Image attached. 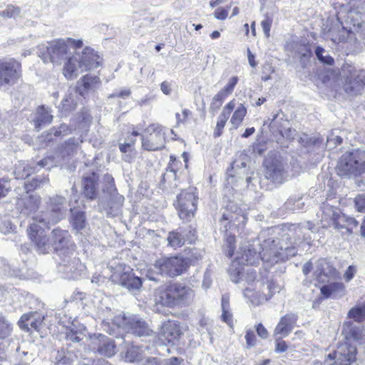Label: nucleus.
Segmentation results:
<instances>
[{
    "mask_svg": "<svg viewBox=\"0 0 365 365\" xmlns=\"http://www.w3.org/2000/svg\"><path fill=\"white\" fill-rule=\"evenodd\" d=\"M297 317L294 314H288L282 317L276 326L274 335H279L281 337L287 336L292 331L293 327L296 323Z\"/></svg>",
    "mask_w": 365,
    "mask_h": 365,
    "instance_id": "nucleus-29",
    "label": "nucleus"
},
{
    "mask_svg": "<svg viewBox=\"0 0 365 365\" xmlns=\"http://www.w3.org/2000/svg\"><path fill=\"white\" fill-rule=\"evenodd\" d=\"M21 9L12 4H8L6 9L0 11V16L6 19H16L21 16Z\"/></svg>",
    "mask_w": 365,
    "mask_h": 365,
    "instance_id": "nucleus-45",
    "label": "nucleus"
},
{
    "mask_svg": "<svg viewBox=\"0 0 365 365\" xmlns=\"http://www.w3.org/2000/svg\"><path fill=\"white\" fill-rule=\"evenodd\" d=\"M43 319L44 317L38 313L24 314L19 321V326L21 329L27 332H38Z\"/></svg>",
    "mask_w": 365,
    "mask_h": 365,
    "instance_id": "nucleus-24",
    "label": "nucleus"
},
{
    "mask_svg": "<svg viewBox=\"0 0 365 365\" xmlns=\"http://www.w3.org/2000/svg\"><path fill=\"white\" fill-rule=\"evenodd\" d=\"M83 41L81 40H75L71 38H59L51 41L49 46L42 44L39 46V50H46L48 54L42 53V60L44 62L48 61L52 63H61L63 59L68 57L70 48H81Z\"/></svg>",
    "mask_w": 365,
    "mask_h": 365,
    "instance_id": "nucleus-3",
    "label": "nucleus"
},
{
    "mask_svg": "<svg viewBox=\"0 0 365 365\" xmlns=\"http://www.w3.org/2000/svg\"><path fill=\"white\" fill-rule=\"evenodd\" d=\"M113 322L117 327L122 328L128 333H132L139 336H150L153 333L145 321L138 315L128 313L119 314L114 318Z\"/></svg>",
    "mask_w": 365,
    "mask_h": 365,
    "instance_id": "nucleus-6",
    "label": "nucleus"
},
{
    "mask_svg": "<svg viewBox=\"0 0 365 365\" xmlns=\"http://www.w3.org/2000/svg\"><path fill=\"white\" fill-rule=\"evenodd\" d=\"M264 175L273 182L282 184L287 177V170L282 161H264Z\"/></svg>",
    "mask_w": 365,
    "mask_h": 365,
    "instance_id": "nucleus-21",
    "label": "nucleus"
},
{
    "mask_svg": "<svg viewBox=\"0 0 365 365\" xmlns=\"http://www.w3.org/2000/svg\"><path fill=\"white\" fill-rule=\"evenodd\" d=\"M349 319L356 322H362L365 320V303H359L350 309L347 313Z\"/></svg>",
    "mask_w": 365,
    "mask_h": 365,
    "instance_id": "nucleus-40",
    "label": "nucleus"
},
{
    "mask_svg": "<svg viewBox=\"0 0 365 365\" xmlns=\"http://www.w3.org/2000/svg\"><path fill=\"white\" fill-rule=\"evenodd\" d=\"M179 230L181 235H182V237H183L185 242L192 244L195 242L196 239V231L191 226H187L185 228L180 227Z\"/></svg>",
    "mask_w": 365,
    "mask_h": 365,
    "instance_id": "nucleus-49",
    "label": "nucleus"
},
{
    "mask_svg": "<svg viewBox=\"0 0 365 365\" xmlns=\"http://www.w3.org/2000/svg\"><path fill=\"white\" fill-rule=\"evenodd\" d=\"M78 149V145L74 139H68L63 146L61 153L63 158L73 156Z\"/></svg>",
    "mask_w": 365,
    "mask_h": 365,
    "instance_id": "nucleus-48",
    "label": "nucleus"
},
{
    "mask_svg": "<svg viewBox=\"0 0 365 365\" xmlns=\"http://www.w3.org/2000/svg\"><path fill=\"white\" fill-rule=\"evenodd\" d=\"M346 131L333 130L327 136L326 147L328 150H334L343 142Z\"/></svg>",
    "mask_w": 365,
    "mask_h": 365,
    "instance_id": "nucleus-38",
    "label": "nucleus"
},
{
    "mask_svg": "<svg viewBox=\"0 0 365 365\" xmlns=\"http://www.w3.org/2000/svg\"><path fill=\"white\" fill-rule=\"evenodd\" d=\"M98 177L95 172L90 175H84L82 180L83 193L89 200H95L97 197Z\"/></svg>",
    "mask_w": 365,
    "mask_h": 365,
    "instance_id": "nucleus-30",
    "label": "nucleus"
},
{
    "mask_svg": "<svg viewBox=\"0 0 365 365\" xmlns=\"http://www.w3.org/2000/svg\"><path fill=\"white\" fill-rule=\"evenodd\" d=\"M225 208L227 212H224L222 214L220 222L221 223H223V222H227L223 225L225 231L227 230L228 225L232 222H235L239 221L242 223H245L247 218L245 215L242 213V210L235 202L229 200L225 205Z\"/></svg>",
    "mask_w": 365,
    "mask_h": 365,
    "instance_id": "nucleus-23",
    "label": "nucleus"
},
{
    "mask_svg": "<svg viewBox=\"0 0 365 365\" xmlns=\"http://www.w3.org/2000/svg\"><path fill=\"white\" fill-rule=\"evenodd\" d=\"M341 160H365V150L349 148L341 156Z\"/></svg>",
    "mask_w": 365,
    "mask_h": 365,
    "instance_id": "nucleus-47",
    "label": "nucleus"
},
{
    "mask_svg": "<svg viewBox=\"0 0 365 365\" xmlns=\"http://www.w3.org/2000/svg\"><path fill=\"white\" fill-rule=\"evenodd\" d=\"M194 297V291L188 286L173 283L160 292L156 299L157 303L163 306L175 307L188 305Z\"/></svg>",
    "mask_w": 365,
    "mask_h": 365,
    "instance_id": "nucleus-2",
    "label": "nucleus"
},
{
    "mask_svg": "<svg viewBox=\"0 0 365 365\" xmlns=\"http://www.w3.org/2000/svg\"><path fill=\"white\" fill-rule=\"evenodd\" d=\"M166 129L159 124H151L145 129L146 136L142 138V146L147 150L163 148L165 143Z\"/></svg>",
    "mask_w": 365,
    "mask_h": 365,
    "instance_id": "nucleus-10",
    "label": "nucleus"
},
{
    "mask_svg": "<svg viewBox=\"0 0 365 365\" xmlns=\"http://www.w3.org/2000/svg\"><path fill=\"white\" fill-rule=\"evenodd\" d=\"M313 228L314 225L310 222L299 225H290L287 227V232L282 237V242L279 240H276L279 242L278 249L281 246L283 248L286 247H294L297 253V247L302 242L310 244L312 239L310 232H313Z\"/></svg>",
    "mask_w": 365,
    "mask_h": 365,
    "instance_id": "nucleus-4",
    "label": "nucleus"
},
{
    "mask_svg": "<svg viewBox=\"0 0 365 365\" xmlns=\"http://www.w3.org/2000/svg\"><path fill=\"white\" fill-rule=\"evenodd\" d=\"M354 205L357 211L365 212V193L359 194L355 197Z\"/></svg>",
    "mask_w": 365,
    "mask_h": 365,
    "instance_id": "nucleus-64",
    "label": "nucleus"
},
{
    "mask_svg": "<svg viewBox=\"0 0 365 365\" xmlns=\"http://www.w3.org/2000/svg\"><path fill=\"white\" fill-rule=\"evenodd\" d=\"M181 164V161H171L165 173L163 175V180H165V178L176 179L177 173L178 171V165Z\"/></svg>",
    "mask_w": 365,
    "mask_h": 365,
    "instance_id": "nucleus-58",
    "label": "nucleus"
},
{
    "mask_svg": "<svg viewBox=\"0 0 365 365\" xmlns=\"http://www.w3.org/2000/svg\"><path fill=\"white\" fill-rule=\"evenodd\" d=\"M338 217L339 218H341V217L342 218V220H336V222L338 221L339 222V226H336L335 225L334 222H332L329 227H333L334 229L341 230L343 228H346V225L345 224L346 222H347L350 225L353 224L354 226L357 225V222L354 218H347L345 215H342L341 212L339 214Z\"/></svg>",
    "mask_w": 365,
    "mask_h": 365,
    "instance_id": "nucleus-57",
    "label": "nucleus"
},
{
    "mask_svg": "<svg viewBox=\"0 0 365 365\" xmlns=\"http://www.w3.org/2000/svg\"><path fill=\"white\" fill-rule=\"evenodd\" d=\"M356 347L348 342L341 344L332 354H329L325 365H350L356 359Z\"/></svg>",
    "mask_w": 365,
    "mask_h": 365,
    "instance_id": "nucleus-9",
    "label": "nucleus"
},
{
    "mask_svg": "<svg viewBox=\"0 0 365 365\" xmlns=\"http://www.w3.org/2000/svg\"><path fill=\"white\" fill-rule=\"evenodd\" d=\"M180 230L170 232L168 236V245L174 248L182 247L185 242Z\"/></svg>",
    "mask_w": 365,
    "mask_h": 365,
    "instance_id": "nucleus-46",
    "label": "nucleus"
},
{
    "mask_svg": "<svg viewBox=\"0 0 365 365\" xmlns=\"http://www.w3.org/2000/svg\"><path fill=\"white\" fill-rule=\"evenodd\" d=\"M349 335L354 341L360 344L365 343V329L360 327H354L350 329Z\"/></svg>",
    "mask_w": 365,
    "mask_h": 365,
    "instance_id": "nucleus-52",
    "label": "nucleus"
},
{
    "mask_svg": "<svg viewBox=\"0 0 365 365\" xmlns=\"http://www.w3.org/2000/svg\"><path fill=\"white\" fill-rule=\"evenodd\" d=\"M53 115L51 114V110L48 108L41 106L38 109L37 117L36 119V127L38 128L41 125L48 124L51 123Z\"/></svg>",
    "mask_w": 365,
    "mask_h": 365,
    "instance_id": "nucleus-42",
    "label": "nucleus"
},
{
    "mask_svg": "<svg viewBox=\"0 0 365 365\" xmlns=\"http://www.w3.org/2000/svg\"><path fill=\"white\" fill-rule=\"evenodd\" d=\"M349 75L346 78L344 91L349 95H358L365 86V71H349Z\"/></svg>",
    "mask_w": 365,
    "mask_h": 365,
    "instance_id": "nucleus-16",
    "label": "nucleus"
},
{
    "mask_svg": "<svg viewBox=\"0 0 365 365\" xmlns=\"http://www.w3.org/2000/svg\"><path fill=\"white\" fill-rule=\"evenodd\" d=\"M314 279L319 283H327L339 278V272L327 259L321 258L314 263L313 273Z\"/></svg>",
    "mask_w": 365,
    "mask_h": 365,
    "instance_id": "nucleus-12",
    "label": "nucleus"
},
{
    "mask_svg": "<svg viewBox=\"0 0 365 365\" xmlns=\"http://www.w3.org/2000/svg\"><path fill=\"white\" fill-rule=\"evenodd\" d=\"M101 85V81L96 76H83L78 81L76 88L77 92L82 96H84L89 92H94Z\"/></svg>",
    "mask_w": 365,
    "mask_h": 365,
    "instance_id": "nucleus-28",
    "label": "nucleus"
},
{
    "mask_svg": "<svg viewBox=\"0 0 365 365\" xmlns=\"http://www.w3.org/2000/svg\"><path fill=\"white\" fill-rule=\"evenodd\" d=\"M221 309L222 314L221 319L228 326L232 327L233 325V316L231 312L230 304V295L228 294H224L221 297Z\"/></svg>",
    "mask_w": 365,
    "mask_h": 365,
    "instance_id": "nucleus-37",
    "label": "nucleus"
},
{
    "mask_svg": "<svg viewBox=\"0 0 365 365\" xmlns=\"http://www.w3.org/2000/svg\"><path fill=\"white\" fill-rule=\"evenodd\" d=\"M35 171H36V168H33V167L27 165L24 167H19V168H17L16 170L15 173L17 174V178H26L29 177Z\"/></svg>",
    "mask_w": 365,
    "mask_h": 365,
    "instance_id": "nucleus-60",
    "label": "nucleus"
},
{
    "mask_svg": "<svg viewBox=\"0 0 365 365\" xmlns=\"http://www.w3.org/2000/svg\"><path fill=\"white\" fill-rule=\"evenodd\" d=\"M39 202L38 199L33 196H29L22 200V204L19 202V205L22 206L20 213L22 216L28 217L37 215L36 212L38 209Z\"/></svg>",
    "mask_w": 365,
    "mask_h": 365,
    "instance_id": "nucleus-36",
    "label": "nucleus"
},
{
    "mask_svg": "<svg viewBox=\"0 0 365 365\" xmlns=\"http://www.w3.org/2000/svg\"><path fill=\"white\" fill-rule=\"evenodd\" d=\"M322 210V221L326 222L327 224H324V226H329L332 222H334L336 226H339V222L336 220H342V218H339V214L340 213V210L333 205H330L328 202H324L321 207Z\"/></svg>",
    "mask_w": 365,
    "mask_h": 365,
    "instance_id": "nucleus-31",
    "label": "nucleus"
},
{
    "mask_svg": "<svg viewBox=\"0 0 365 365\" xmlns=\"http://www.w3.org/2000/svg\"><path fill=\"white\" fill-rule=\"evenodd\" d=\"M67 59L63 68V74L67 79H73L83 71L81 67H78L79 59L77 55L68 57Z\"/></svg>",
    "mask_w": 365,
    "mask_h": 365,
    "instance_id": "nucleus-35",
    "label": "nucleus"
},
{
    "mask_svg": "<svg viewBox=\"0 0 365 365\" xmlns=\"http://www.w3.org/2000/svg\"><path fill=\"white\" fill-rule=\"evenodd\" d=\"M142 349L138 346L132 345L128 348L125 353V359L130 362L138 361L140 356Z\"/></svg>",
    "mask_w": 365,
    "mask_h": 365,
    "instance_id": "nucleus-53",
    "label": "nucleus"
},
{
    "mask_svg": "<svg viewBox=\"0 0 365 365\" xmlns=\"http://www.w3.org/2000/svg\"><path fill=\"white\" fill-rule=\"evenodd\" d=\"M21 76V65L14 58L0 59V86L15 84Z\"/></svg>",
    "mask_w": 365,
    "mask_h": 365,
    "instance_id": "nucleus-8",
    "label": "nucleus"
},
{
    "mask_svg": "<svg viewBox=\"0 0 365 365\" xmlns=\"http://www.w3.org/2000/svg\"><path fill=\"white\" fill-rule=\"evenodd\" d=\"M269 245V240L264 242L263 247L258 242H246L243 243L237 252V260L239 264L255 265L259 261H263L270 265H273L279 261H285L289 257L296 255L294 247L281 246L278 249L279 242L275 240H272Z\"/></svg>",
    "mask_w": 365,
    "mask_h": 365,
    "instance_id": "nucleus-1",
    "label": "nucleus"
},
{
    "mask_svg": "<svg viewBox=\"0 0 365 365\" xmlns=\"http://www.w3.org/2000/svg\"><path fill=\"white\" fill-rule=\"evenodd\" d=\"M29 236L35 245L36 251L40 254L49 253L52 250L51 235L48 237L43 227L29 223L27 229Z\"/></svg>",
    "mask_w": 365,
    "mask_h": 365,
    "instance_id": "nucleus-11",
    "label": "nucleus"
},
{
    "mask_svg": "<svg viewBox=\"0 0 365 365\" xmlns=\"http://www.w3.org/2000/svg\"><path fill=\"white\" fill-rule=\"evenodd\" d=\"M304 205L301 199L290 198L285 202L284 206L287 210L296 211L301 210Z\"/></svg>",
    "mask_w": 365,
    "mask_h": 365,
    "instance_id": "nucleus-61",
    "label": "nucleus"
},
{
    "mask_svg": "<svg viewBox=\"0 0 365 365\" xmlns=\"http://www.w3.org/2000/svg\"><path fill=\"white\" fill-rule=\"evenodd\" d=\"M154 267L161 275L173 278L183 274L188 267V263L186 259L174 256L158 259L155 262Z\"/></svg>",
    "mask_w": 365,
    "mask_h": 365,
    "instance_id": "nucleus-7",
    "label": "nucleus"
},
{
    "mask_svg": "<svg viewBox=\"0 0 365 365\" xmlns=\"http://www.w3.org/2000/svg\"><path fill=\"white\" fill-rule=\"evenodd\" d=\"M280 286L273 281L267 282L263 284L262 293L255 292L250 288L245 289L243 294L245 297L250 298L252 303L259 304L269 299L274 294L279 292Z\"/></svg>",
    "mask_w": 365,
    "mask_h": 365,
    "instance_id": "nucleus-14",
    "label": "nucleus"
},
{
    "mask_svg": "<svg viewBox=\"0 0 365 365\" xmlns=\"http://www.w3.org/2000/svg\"><path fill=\"white\" fill-rule=\"evenodd\" d=\"M296 54L302 58H308L311 56V51L307 46L302 43H296L294 46Z\"/></svg>",
    "mask_w": 365,
    "mask_h": 365,
    "instance_id": "nucleus-63",
    "label": "nucleus"
},
{
    "mask_svg": "<svg viewBox=\"0 0 365 365\" xmlns=\"http://www.w3.org/2000/svg\"><path fill=\"white\" fill-rule=\"evenodd\" d=\"M247 167V164L245 161H237L235 160L231 164L230 170H227V174L231 177L235 175H241L245 173V170Z\"/></svg>",
    "mask_w": 365,
    "mask_h": 365,
    "instance_id": "nucleus-50",
    "label": "nucleus"
},
{
    "mask_svg": "<svg viewBox=\"0 0 365 365\" xmlns=\"http://www.w3.org/2000/svg\"><path fill=\"white\" fill-rule=\"evenodd\" d=\"M235 105V101L233 99L227 103L224 107L222 112L219 115L217 119L216 128L214 131L215 137H220L222 135V130L225 126L226 122L227 121L230 113L234 110Z\"/></svg>",
    "mask_w": 365,
    "mask_h": 365,
    "instance_id": "nucleus-33",
    "label": "nucleus"
},
{
    "mask_svg": "<svg viewBox=\"0 0 365 365\" xmlns=\"http://www.w3.org/2000/svg\"><path fill=\"white\" fill-rule=\"evenodd\" d=\"M78 356L74 350H66V352H58L56 356L55 365H73L75 361L78 360Z\"/></svg>",
    "mask_w": 365,
    "mask_h": 365,
    "instance_id": "nucleus-39",
    "label": "nucleus"
},
{
    "mask_svg": "<svg viewBox=\"0 0 365 365\" xmlns=\"http://www.w3.org/2000/svg\"><path fill=\"white\" fill-rule=\"evenodd\" d=\"M79 59L78 67L82 68V71H88L96 68L99 66L100 56L94 51L93 49L86 47L81 55H77Z\"/></svg>",
    "mask_w": 365,
    "mask_h": 365,
    "instance_id": "nucleus-26",
    "label": "nucleus"
},
{
    "mask_svg": "<svg viewBox=\"0 0 365 365\" xmlns=\"http://www.w3.org/2000/svg\"><path fill=\"white\" fill-rule=\"evenodd\" d=\"M246 115L247 108L242 103H240L235 110L230 119V123L234 129H237L242 124Z\"/></svg>",
    "mask_w": 365,
    "mask_h": 365,
    "instance_id": "nucleus-41",
    "label": "nucleus"
},
{
    "mask_svg": "<svg viewBox=\"0 0 365 365\" xmlns=\"http://www.w3.org/2000/svg\"><path fill=\"white\" fill-rule=\"evenodd\" d=\"M71 219L70 222L73 228L78 233H83L86 228V220L85 212L76 208H71Z\"/></svg>",
    "mask_w": 365,
    "mask_h": 365,
    "instance_id": "nucleus-34",
    "label": "nucleus"
},
{
    "mask_svg": "<svg viewBox=\"0 0 365 365\" xmlns=\"http://www.w3.org/2000/svg\"><path fill=\"white\" fill-rule=\"evenodd\" d=\"M90 341L91 349L103 356L111 357L116 352L114 341L103 334H94L91 336Z\"/></svg>",
    "mask_w": 365,
    "mask_h": 365,
    "instance_id": "nucleus-13",
    "label": "nucleus"
},
{
    "mask_svg": "<svg viewBox=\"0 0 365 365\" xmlns=\"http://www.w3.org/2000/svg\"><path fill=\"white\" fill-rule=\"evenodd\" d=\"M76 104L73 94L68 93L61 101L60 108L63 111H70L76 108Z\"/></svg>",
    "mask_w": 365,
    "mask_h": 365,
    "instance_id": "nucleus-51",
    "label": "nucleus"
},
{
    "mask_svg": "<svg viewBox=\"0 0 365 365\" xmlns=\"http://www.w3.org/2000/svg\"><path fill=\"white\" fill-rule=\"evenodd\" d=\"M49 200L50 208L56 211L62 212L65 214L66 211V200L65 197L60 195H56L51 197Z\"/></svg>",
    "mask_w": 365,
    "mask_h": 365,
    "instance_id": "nucleus-43",
    "label": "nucleus"
},
{
    "mask_svg": "<svg viewBox=\"0 0 365 365\" xmlns=\"http://www.w3.org/2000/svg\"><path fill=\"white\" fill-rule=\"evenodd\" d=\"M124 270L123 273L119 276L118 284L122 287H125L129 292L133 294H136L139 292L142 284V279L135 276V274L129 270Z\"/></svg>",
    "mask_w": 365,
    "mask_h": 365,
    "instance_id": "nucleus-25",
    "label": "nucleus"
},
{
    "mask_svg": "<svg viewBox=\"0 0 365 365\" xmlns=\"http://www.w3.org/2000/svg\"><path fill=\"white\" fill-rule=\"evenodd\" d=\"M180 325L175 322L168 321L164 323L159 334V338L163 344L175 345L182 335Z\"/></svg>",
    "mask_w": 365,
    "mask_h": 365,
    "instance_id": "nucleus-17",
    "label": "nucleus"
},
{
    "mask_svg": "<svg viewBox=\"0 0 365 365\" xmlns=\"http://www.w3.org/2000/svg\"><path fill=\"white\" fill-rule=\"evenodd\" d=\"M325 53V50L320 47L317 46L316 48L315 53L317 57V58L323 63L327 65H332L334 63V59L332 57H331L329 55L324 56V53Z\"/></svg>",
    "mask_w": 365,
    "mask_h": 365,
    "instance_id": "nucleus-59",
    "label": "nucleus"
},
{
    "mask_svg": "<svg viewBox=\"0 0 365 365\" xmlns=\"http://www.w3.org/2000/svg\"><path fill=\"white\" fill-rule=\"evenodd\" d=\"M320 292L326 299L331 297H333L334 298H340L344 295L345 287L341 282H334L323 285L320 288Z\"/></svg>",
    "mask_w": 365,
    "mask_h": 365,
    "instance_id": "nucleus-32",
    "label": "nucleus"
},
{
    "mask_svg": "<svg viewBox=\"0 0 365 365\" xmlns=\"http://www.w3.org/2000/svg\"><path fill=\"white\" fill-rule=\"evenodd\" d=\"M85 331L86 327L83 325L72 323V326L66 329L64 335L65 345L67 346L66 350L69 349V347L77 349L78 346H81L86 336Z\"/></svg>",
    "mask_w": 365,
    "mask_h": 365,
    "instance_id": "nucleus-22",
    "label": "nucleus"
},
{
    "mask_svg": "<svg viewBox=\"0 0 365 365\" xmlns=\"http://www.w3.org/2000/svg\"><path fill=\"white\" fill-rule=\"evenodd\" d=\"M124 197L118 193L110 195V199L106 203L100 205L103 212L108 217H115L121 211L124 202Z\"/></svg>",
    "mask_w": 365,
    "mask_h": 365,
    "instance_id": "nucleus-27",
    "label": "nucleus"
},
{
    "mask_svg": "<svg viewBox=\"0 0 365 365\" xmlns=\"http://www.w3.org/2000/svg\"><path fill=\"white\" fill-rule=\"evenodd\" d=\"M51 238L52 250L60 251L62 254L68 253L69 247L73 244L68 231L60 228L54 229L51 233Z\"/></svg>",
    "mask_w": 365,
    "mask_h": 365,
    "instance_id": "nucleus-20",
    "label": "nucleus"
},
{
    "mask_svg": "<svg viewBox=\"0 0 365 365\" xmlns=\"http://www.w3.org/2000/svg\"><path fill=\"white\" fill-rule=\"evenodd\" d=\"M238 81H239V78L237 76H232L229 79L227 83L220 91H222L223 93H225L227 96L231 95L233 93L234 89L238 83Z\"/></svg>",
    "mask_w": 365,
    "mask_h": 365,
    "instance_id": "nucleus-62",
    "label": "nucleus"
},
{
    "mask_svg": "<svg viewBox=\"0 0 365 365\" xmlns=\"http://www.w3.org/2000/svg\"><path fill=\"white\" fill-rule=\"evenodd\" d=\"M227 96H228L223 93L222 91H220L212 98L210 106V109L213 111L217 110L221 107Z\"/></svg>",
    "mask_w": 365,
    "mask_h": 365,
    "instance_id": "nucleus-54",
    "label": "nucleus"
},
{
    "mask_svg": "<svg viewBox=\"0 0 365 365\" xmlns=\"http://www.w3.org/2000/svg\"><path fill=\"white\" fill-rule=\"evenodd\" d=\"M64 216V213L52 210H49L41 213H38L33 217L29 223L36 224L38 227H43L44 229H50L51 225L60 222Z\"/></svg>",
    "mask_w": 365,
    "mask_h": 365,
    "instance_id": "nucleus-19",
    "label": "nucleus"
},
{
    "mask_svg": "<svg viewBox=\"0 0 365 365\" xmlns=\"http://www.w3.org/2000/svg\"><path fill=\"white\" fill-rule=\"evenodd\" d=\"M138 135L139 133L137 131L133 130L128 139L125 140L123 143L120 144V150L124 153L131 152L135 143V139H133V138H135Z\"/></svg>",
    "mask_w": 365,
    "mask_h": 365,
    "instance_id": "nucleus-55",
    "label": "nucleus"
},
{
    "mask_svg": "<svg viewBox=\"0 0 365 365\" xmlns=\"http://www.w3.org/2000/svg\"><path fill=\"white\" fill-rule=\"evenodd\" d=\"M58 272L64 273L68 279H77L82 274L85 268L80 260L66 255L58 264Z\"/></svg>",
    "mask_w": 365,
    "mask_h": 365,
    "instance_id": "nucleus-15",
    "label": "nucleus"
},
{
    "mask_svg": "<svg viewBox=\"0 0 365 365\" xmlns=\"http://www.w3.org/2000/svg\"><path fill=\"white\" fill-rule=\"evenodd\" d=\"M103 187L102 190L104 193H107L109 195L114 193H118L115 185L113 178L108 173L103 175Z\"/></svg>",
    "mask_w": 365,
    "mask_h": 365,
    "instance_id": "nucleus-44",
    "label": "nucleus"
},
{
    "mask_svg": "<svg viewBox=\"0 0 365 365\" xmlns=\"http://www.w3.org/2000/svg\"><path fill=\"white\" fill-rule=\"evenodd\" d=\"M196 190V187H189L177 195L174 205L180 218L183 220H190L195 215L198 200Z\"/></svg>",
    "mask_w": 365,
    "mask_h": 365,
    "instance_id": "nucleus-5",
    "label": "nucleus"
},
{
    "mask_svg": "<svg viewBox=\"0 0 365 365\" xmlns=\"http://www.w3.org/2000/svg\"><path fill=\"white\" fill-rule=\"evenodd\" d=\"M335 170L341 177L360 175L365 173V161H336Z\"/></svg>",
    "mask_w": 365,
    "mask_h": 365,
    "instance_id": "nucleus-18",
    "label": "nucleus"
},
{
    "mask_svg": "<svg viewBox=\"0 0 365 365\" xmlns=\"http://www.w3.org/2000/svg\"><path fill=\"white\" fill-rule=\"evenodd\" d=\"M12 331L11 324L3 317H0V339L8 337Z\"/></svg>",
    "mask_w": 365,
    "mask_h": 365,
    "instance_id": "nucleus-56",
    "label": "nucleus"
}]
</instances>
